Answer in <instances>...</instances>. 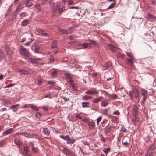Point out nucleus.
I'll return each mask as SVG.
<instances>
[{"label": "nucleus", "mask_w": 156, "mask_h": 156, "mask_svg": "<svg viewBox=\"0 0 156 156\" xmlns=\"http://www.w3.org/2000/svg\"><path fill=\"white\" fill-rule=\"evenodd\" d=\"M129 95L130 97V100L133 101V95L134 96V97L137 100V102H139L140 98L138 92L136 88H133L132 92L130 91L129 92Z\"/></svg>", "instance_id": "obj_1"}, {"label": "nucleus", "mask_w": 156, "mask_h": 156, "mask_svg": "<svg viewBox=\"0 0 156 156\" xmlns=\"http://www.w3.org/2000/svg\"><path fill=\"white\" fill-rule=\"evenodd\" d=\"M41 58H37L36 59L27 57H25V60L27 62L33 64L38 63H39V62L41 60Z\"/></svg>", "instance_id": "obj_2"}, {"label": "nucleus", "mask_w": 156, "mask_h": 156, "mask_svg": "<svg viewBox=\"0 0 156 156\" xmlns=\"http://www.w3.org/2000/svg\"><path fill=\"white\" fill-rule=\"evenodd\" d=\"M141 90V95L143 96V100L142 101V102L143 103H144V101L146 99L148 95V92L147 90L144 89H142Z\"/></svg>", "instance_id": "obj_3"}, {"label": "nucleus", "mask_w": 156, "mask_h": 156, "mask_svg": "<svg viewBox=\"0 0 156 156\" xmlns=\"http://www.w3.org/2000/svg\"><path fill=\"white\" fill-rule=\"evenodd\" d=\"M49 5L51 9L53 11H55L57 9V7L59 6L58 5H56L55 3L54 2L51 1H49Z\"/></svg>", "instance_id": "obj_4"}, {"label": "nucleus", "mask_w": 156, "mask_h": 156, "mask_svg": "<svg viewBox=\"0 0 156 156\" xmlns=\"http://www.w3.org/2000/svg\"><path fill=\"white\" fill-rule=\"evenodd\" d=\"M122 143L124 146H128L130 144V140L128 137H125L123 139Z\"/></svg>", "instance_id": "obj_5"}, {"label": "nucleus", "mask_w": 156, "mask_h": 156, "mask_svg": "<svg viewBox=\"0 0 156 156\" xmlns=\"http://www.w3.org/2000/svg\"><path fill=\"white\" fill-rule=\"evenodd\" d=\"M109 100L108 98H105L100 104L103 107H105L108 104Z\"/></svg>", "instance_id": "obj_6"}, {"label": "nucleus", "mask_w": 156, "mask_h": 156, "mask_svg": "<svg viewBox=\"0 0 156 156\" xmlns=\"http://www.w3.org/2000/svg\"><path fill=\"white\" fill-rule=\"evenodd\" d=\"M62 151L64 154L66 156H71L72 154V153L67 148H64Z\"/></svg>", "instance_id": "obj_7"}, {"label": "nucleus", "mask_w": 156, "mask_h": 156, "mask_svg": "<svg viewBox=\"0 0 156 156\" xmlns=\"http://www.w3.org/2000/svg\"><path fill=\"white\" fill-rule=\"evenodd\" d=\"M28 147L27 145L23 146V151H22V153L23 155L27 156L28 155Z\"/></svg>", "instance_id": "obj_8"}, {"label": "nucleus", "mask_w": 156, "mask_h": 156, "mask_svg": "<svg viewBox=\"0 0 156 156\" xmlns=\"http://www.w3.org/2000/svg\"><path fill=\"white\" fill-rule=\"evenodd\" d=\"M87 125L90 129L95 128V123L93 121H89L88 122Z\"/></svg>", "instance_id": "obj_9"}, {"label": "nucleus", "mask_w": 156, "mask_h": 156, "mask_svg": "<svg viewBox=\"0 0 156 156\" xmlns=\"http://www.w3.org/2000/svg\"><path fill=\"white\" fill-rule=\"evenodd\" d=\"M112 64L111 62H108L103 66L102 70H105L108 69V67L112 66Z\"/></svg>", "instance_id": "obj_10"}, {"label": "nucleus", "mask_w": 156, "mask_h": 156, "mask_svg": "<svg viewBox=\"0 0 156 156\" xmlns=\"http://www.w3.org/2000/svg\"><path fill=\"white\" fill-rule=\"evenodd\" d=\"M65 78L69 84L73 82L72 77L69 74H66L65 75Z\"/></svg>", "instance_id": "obj_11"}, {"label": "nucleus", "mask_w": 156, "mask_h": 156, "mask_svg": "<svg viewBox=\"0 0 156 156\" xmlns=\"http://www.w3.org/2000/svg\"><path fill=\"white\" fill-rule=\"evenodd\" d=\"M20 53L22 55L27 56H29V53L27 51V49H20Z\"/></svg>", "instance_id": "obj_12"}, {"label": "nucleus", "mask_w": 156, "mask_h": 156, "mask_svg": "<svg viewBox=\"0 0 156 156\" xmlns=\"http://www.w3.org/2000/svg\"><path fill=\"white\" fill-rule=\"evenodd\" d=\"M14 130L13 129L10 128L8 129V130L3 132L4 135H7L9 134L12 133Z\"/></svg>", "instance_id": "obj_13"}, {"label": "nucleus", "mask_w": 156, "mask_h": 156, "mask_svg": "<svg viewBox=\"0 0 156 156\" xmlns=\"http://www.w3.org/2000/svg\"><path fill=\"white\" fill-rule=\"evenodd\" d=\"M111 126H108V125L105 128H104L105 130L104 133L105 135H107L108 133L111 130Z\"/></svg>", "instance_id": "obj_14"}, {"label": "nucleus", "mask_w": 156, "mask_h": 156, "mask_svg": "<svg viewBox=\"0 0 156 156\" xmlns=\"http://www.w3.org/2000/svg\"><path fill=\"white\" fill-rule=\"evenodd\" d=\"M19 105L18 104H17L12 106L11 107V109L14 112H16L18 110V107Z\"/></svg>", "instance_id": "obj_15"}, {"label": "nucleus", "mask_w": 156, "mask_h": 156, "mask_svg": "<svg viewBox=\"0 0 156 156\" xmlns=\"http://www.w3.org/2000/svg\"><path fill=\"white\" fill-rule=\"evenodd\" d=\"M126 54L127 56L130 58L132 60L134 61L135 60L134 56L132 53L127 52H126Z\"/></svg>", "instance_id": "obj_16"}, {"label": "nucleus", "mask_w": 156, "mask_h": 156, "mask_svg": "<svg viewBox=\"0 0 156 156\" xmlns=\"http://www.w3.org/2000/svg\"><path fill=\"white\" fill-rule=\"evenodd\" d=\"M43 133L46 135L49 136L50 134V131L47 128H44L43 129Z\"/></svg>", "instance_id": "obj_17"}, {"label": "nucleus", "mask_w": 156, "mask_h": 156, "mask_svg": "<svg viewBox=\"0 0 156 156\" xmlns=\"http://www.w3.org/2000/svg\"><path fill=\"white\" fill-rule=\"evenodd\" d=\"M108 99L110 101L112 99H115L118 97L117 95L116 94H109V95Z\"/></svg>", "instance_id": "obj_18"}, {"label": "nucleus", "mask_w": 156, "mask_h": 156, "mask_svg": "<svg viewBox=\"0 0 156 156\" xmlns=\"http://www.w3.org/2000/svg\"><path fill=\"white\" fill-rule=\"evenodd\" d=\"M98 93V92L96 91L89 90L85 92V94H94L96 93Z\"/></svg>", "instance_id": "obj_19"}, {"label": "nucleus", "mask_w": 156, "mask_h": 156, "mask_svg": "<svg viewBox=\"0 0 156 156\" xmlns=\"http://www.w3.org/2000/svg\"><path fill=\"white\" fill-rule=\"evenodd\" d=\"M103 98V96H100L97 98H95L92 101V102L94 103L98 102H99Z\"/></svg>", "instance_id": "obj_20"}, {"label": "nucleus", "mask_w": 156, "mask_h": 156, "mask_svg": "<svg viewBox=\"0 0 156 156\" xmlns=\"http://www.w3.org/2000/svg\"><path fill=\"white\" fill-rule=\"evenodd\" d=\"M90 105V103L89 102H83L82 103V106L83 108H88Z\"/></svg>", "instance_id": "obj_21"}, {"label": "nucleus", "mask_w": 156, "mask_h": 156, "mask_svg": "<svg viewBox=\"0 0 156 156\" xmlns=\"http://www.w3.org/2000/svg\"><path fill=\"white\" fill-rule=\"evenodd\" d=\"M33 5V3L30 1V0H27L26 2L25 6L26 7H30Z\"/></svg>", "instance_id": "obj_22"}, {"label": "nucleus", "mask_w": 156, "mask_h": 156, "mask_svg": "<svg viewBox=\"0 0 156 156\" xmlns=\"http://www.w3.org/2000/svg\"><path fill=\"white\" fill-rule=\"evenodd\" d=\"M14 141L16 144L19 146H21V144L20 139L17 138H15L14 139Z\"/></svg>", "instance_id": "obj_23"}, {"label": "nucleus", "mask_w": 156, "mask_h": 156, "mask_svg": "<svg viewBox=\"0 0 156 156\" xmlns=\"http://www.w3.org/2000/svg\"><path fill=\"white\" fill-rule=\"evenodd\" d=\"M72 28H69L64 31L63 32V34H70L72 33Z\"/></svg>", "instance_id": "obj_24"}, {"label": "nucleus", "mask_w": 156, "mask_h": 156, "mask_svg": "<svg viewBox=\"0 0 156 156\" xmlns=\"http://www.w3.org/2000/svg\"><path fill=\"white\" fill-rule=\"evenodd\" d=\"M34 7L36 9L37 12H40L41 10V6L40 4H35L34 6Z\"/></svg>", "instance_id": "obj_25"}, {"label": "nucleus", "mask_w": 156, "mask_h": 156, "mask_svg": "<svg viewBox=\"0 0 156 156\" xmlns=\"http://www.w3.org/2000/svg\"><path fill=\"white\" fill-rule=\"evenodd\" d=\"M88 41H91V44L94 45L95 46L98 47L99 45L98 43L95 40H91L89 39Z\"/></svg>", "instance_id": "obj_26"}, {"label": "nucleus", "mask_w": 156, "mask_h": 156, "mask_svg": "<svg viewBox=\"0 0 156 156\" xmlns=\"http://www.w3.org/2000/svg\"><path fill=\"white\" fill-rule=\"evenodd\" d=\"M132 60L130 59L129 58H127L126 59V61L127 62L128 64L130 66H133V62L132 61Z\"/></svg>", "instance_id": "obj_27"}, {"label": "nucleus", "mask_w": 156, "mask_h": 156, "mask_svg": "<svg viewBox=\"0 0 156 156\" xmlns=\"http://www.w3.org/2000/svg\"><path fill=\"white\" fill-rule=\"evenodd\" d=\"M18 71L21 74L28 75L29 74V72L26 70H20Z\"/></svg>", "instance_id": "obj_28"}, {"label": "nucleus", "mask_w": 156, "mask_h": 156, "mask_svg": "<svg viewBox=\"0 0 156 156\" xmlns=\"http://www.w3.org/2000/svg\"><path fill=\"white\" fill-rule=\"evenodd\" d=\"M60 137L64 140H66L67 141H68V140H69V137L68 135H67L66 136L61 135Z\"/></svg>", "instance_id": "obj_29"}, {"label": "nucleus", "mask_w": 156, "mask_h": 156, "mask_svg": "<svg viewBox=\"0 0 156 156\" xmlns=\"http://www.w3.org/2000/svg\"><path fill=\"white\" fill-rule=\"evenodd\" d=\"M144 141L146 143L149 142L151 140L150 136H149L148 135L145 136L144 138Z\"/></svg>", "instance_id": "obj_30"}, {"label": "nucleus", "mask_w": 156, "mask_h": 156, "mask_svg": "<svg viewBox=\"0 0 156 156\" xmlns=\"http://www.w3.org/2000/svg\"><path fill=\"white\" fill-rule=\"evenodd\" d=\"M28 24V20H23L21 23V26H25L27 25Z\"/></svg>", "instance_id": "obj_31"}, {"label": "nucleus", "mask_w": 156, "mask_h": 156, "mask_svg": "<svg viewBox=\"0 0 156 156\" xmlns=\"http://www.w3.org/2000/svg\"><path fill=\"white\" fill-rule=\"evenodd\" d=\"M57 46V41L55 40H54L53 42L52 45L51 46V48H56Z\"/></svg>", "instance_id": "obj_32"}, {"label": "nucleus", "mask_w": 156, "mask_h": 156, "mask_svg": "<svg viewBox=\"0 0 156 156\" xmlns=\"http://www.w3.org/2000/svg\"><path fill=\"white\" fill-rule=\"evenodd\" d=\"M103 152L105 154L106 156H107V153L110 152L111 151V148L109 147H108L106 148H105L103 150Z\"/></svg>", "instance_id": "obj_33"}, {"label": "nucleus", "mask_w": 156, "mask_h": 156, "mask_svg": "<svg viewBox=\"0 0 156 156\" xmlns=\"http://www.w3.org/2000/svg\"><path fill=\"white\" fill-rule=\"evenodd\" d=\"M75 141V140L74 138L70 139L69 138V140H68L67 142V143L68 144H73L74 143Z\"/></svg>", "instance_id": "obj_34"}, {"label": "nucleus", "mask_w": 156, "mask_h": 156, "mask_svg": "<svg viewBox=\"0 0 156 156\" xmlns=\"http://www.w3.org/2000/svg\"><path fill=\"white\" fill-rule=\"evenodd\" d=\"M34 49H39L40 48L39 43L38 41L34 43Z\"/></svg>", "instance_id": "obj_35"}, {"label": "nucleus", "mask_w": 156, "mask_h": 156, "mask_svg": "<svg viewBox=\"0 0 156 156\" xmlns=\"http://www.w3.org/2000/svg\"><path fill=\"white\" fill-rule=\"evenodd\" d=\"M147 18L148 19H156V16H154L152 15L151 14L149 13L147 15Z\"/></svg>", "instance_id": "obj_36"}, {"label": "nucleus", "mask_w": 156, "mask_h": 156, "mask_svg": "<svg viewBox=\"0 0 156 156\" xmlns=\"http://www.w3.org/2000/svg\"><path fill=\"white\" fill-rule=\"evenodd\" d=\"M116 56L120 58H124V55L123 54L119 52L117 53Z\"/></svg>", "instance_id": "obj_37"}, {"label": "nucleus", "mask_w": 156, "mask_h": 156, "mask_svg": "<svg viewBox=\"0 0 156 156\" xmlns=\"http://www.w3.org/2000/svg\"><path fill=\"white\" fill-rule=\"evenodd\" d=\"M139 119L137 117L135 118V119H132L133 122L135 125H136L137 123L139 122Z\"/></svg>", "instance_id": "obj_38"}, {"label": "nucleus", "mask_w": 156, "mask_h": 156, "mask_svg": "<svg viewBox=\"0 0 156 156\" xmlns=\"http://www.w3.org/2000/svg\"><path fill=\"white\" fill-rule=\"evenodd\" d=\"M70 86L72 87V89L74 91H76L77 90V87L73 84V82L69 84Z\"/></svg>", "instance_id": "obj_39"}, {"label": "nucleus", "mask_w": 156, "mask_h": 156, "mask_svg": "<svg viewBox=\"0 0 156 156\" xmlns=\"http://www.w3.org/2000/svg\"><path fill=\"white\" fill-rule=\"evenodd\" d=\"M149 150V149L147 151V153L145 154V156H151L153 155V153L152 152L150 151Z\"/></svg>", "instance_id": "obj_40"}, {"label": "nucleus", "mask_w": 156, "mask_h": 156, "mask_svg": "<svg viewBox=\"0 0 156 156\" xmlns=\"http://www.w3.org/2000/svg\"><path fill=\"white\" fill-rule=\"evenodd\" d=\"M133 113H138V108L136 105H134L133 107Z\"/></svg>", "instance_id": "obj_41"}, {"label": "nucleus", "mask_w": 156, "mask_h": 156, "mask_svg": "<svg viewBox=\"0 0 156 156\" xmlns=\"http://www.w3.org/2000/svg\"><path fill=\"white\" fill-rule=\"evenodd\" d=\"M36 30L40 35H41L43 32V31L40 28H37Z\"/></svg>", "instance_id": "obj_42"}, {"label": "nucleus", "mask_w": 156, "mask_h": 156, "mask_svg": "<svg viewBox=\"0 0 156 156\" xmlns=\"http://www.w3.org/2000/svg\"><path fill=\"white\" fill-rule=\"evenodd\" d=\"M156 148V144H153L151 146L149 150L151 149V150H154Z\"/></svg>", "instance_id": "obj_43"}, {"label": "nucleus", "mask_w": 156, "mask_h": 156, "mask_svg": "<svg viewBox=\"0 0 156 156\" xmlns=\"http://www.w3.org/2000/svg\"><path fill=\"white\" fill-rule=\"evenodd\" d=\"M39 150V149L37 147H33L31 149V151L34 153L37 152Z\"/></svg>", "instance_id": "obj_44"}, {"label": "nucleus", "mask_w": 156, "mask_h": 156, "mask_svg": "<svg viewBox=\"0 0 156 156\" xmlns=\"http://www.w3.org/2000/svg\"><path fill=\"white\" fill-rule=\"evenodd\" d=\"M31 108L34 110L37 111H38L39 109L35 105H32L30 106Z\"/></svg>", "instance_id": "obj_45"}, {"label": "nucleus", "mask_w": 156, "mask_h": 156, "mask_svg": "<svg viewBox=\"0 0 156 156\" xmlns=\"http://www.w3.org/2000/svg\"><path fill=\"white\" fill-rule=\"evenodd\" d=\"M91 98L90 96H89L87 95H84L83 98V100H86L90 99Z\"/></svg>", "instance_id": "obj_46"}, {"label": "nucleus", "mask_w": 156, "mask_h": 156, "mask_svg": "<svg viewBox=\"0 0 156 156\" xmlns=\"http://www.w3.org/2000/svg\"><path fill=\"white\" fill-rule=\"evenodd\" d=\"M69 38L71 41H76V37L73 35H70L69 36Z\"/></svg>", "instance_id": "obj_47"}, {"label": "nucleus", "mask_w": 156, "mask_h": 156, "mask_svg": "<svg viewBox=\"0 0 156 156\" xmlns=\"http://www.w3.org/2000/svg\"><path fill=\"white\" fill-rule=\"evenodd\" d=\"M57 72L56 71H55L51 73V77H55L57 74Z\"/></svg>", "instance_id": "obj_48"}, {"label": "nucleus", "mask_w": 156, "mask_h": 156, "mask_svg": "<svg viewBox=\"0 0 156 156\" xmlns=\"http://www.w3.org/2000/svg\"><path fill=\"white\" fill-rule=\"evenodd\" d=\"M82 46L83 48H88V44L87 43H84L82 44Z\"/></svg>", "instance_id": "obj_49"}, {"label": "nucleus", "mask_w": 156, "mask_h": 156, "mask_svg": "<svg viewBox=\"0 0 156 156\" xmlns=\"http://www.w3.org/2000/svg\"><path fill=\"white\" fill-rule=\"evenodd\" d=\"M6 141L5 140H3L1 141H0V147H2L3 145L5 144Z\"/></svg>", "instance_id": "obj_50"}, {"label": "nucleus", "mask_w": 156, "mask_h": 156, "mask_svg": "<svg viewBox=\"0 0 156 156\" xmlns=\"http://www.w3.org/2000/svg\"><path fill=\"white\" fill-rule=\"evenodd\" d=\"M115 3H112L110 5L107 9H111L112 8H113L115 5Z\"/></svg>", "instance_id": "obj_51"}, {"label": "nucleus", "mask_w": 156, "mask_h": 156, "mask_svg": "<svg viewBox=\"0 0 156 156\" xmlns=\"http://www.w3.org/2000/svg\"><path fill=\"white\" fill-rule=\"evenodd\" d=\"M28 15L25 12H23L20 13V16L25 17Z\"/></svg>", "instance_id": "obj_52"}, {"label": "nucleus", "mask_w": 156, "mask_h": 156, "mask_svg": "<svg viewBox=\"0 0 156 156\" xmlns=\"http://www.w3.org/2000/svg\"><path fill=\"white\" fill-rule=\"evenodd\" d=\"M42 116V114L40 113L39 112H37L36 113L35 116L36 117L38 118H40Z\"/></svg>", "instance_id": "obj_53"}, {"label": "nucleus", "mask_w": 156, "mask_h": 156, "mask_svg": "<svg viewBox=\"0 0 156 156\" xmlns=\"http://www.w3.org/2000/svg\"><path fill=\"white\" fill-rule=\"evenodd\" d=\"M102 113L103 114L106 115L108 114L107 109H105L102 110Z\"/></svg>", "instance_id": "obj_54"}, {"label": "nucleus", "mask_w": 156, "mask_h": 156, "mask_svg": "<svg viewBox=\"0 0 156 156\" xmlns=\"http://www.w3.org/2000/svg\"><path fill=\"white\" fill-rule=\"evenodd\" d=\"M58 10V13L60 15L62 14V12L63 11V9L62 8H57Z\"/></svg>", "instance_id": "obj_55"}, {"label": "nucleus", "mask_w": 156, "mask_h": 156, "mask_svg": "<svg viewBox=\"0 0 156 156\" xmlns=\"http://www.w3.org/2000/svg\"><path fill=\"white\" fill-rule=\"evenodd\" d=\"M100 136L101 138V142L103 143H104L105 141V139L103 137L102 135H100Z\"/></svg>", "instance_id": "obj_56"}, {"label": "nucleus", "mask_w": 156, "mask_h": 156, "mask_svg": "<svg viewBox=\"0 0 156 156\" xmlns=\"http://www.w3.org/2000/svg\"><path fill=\"white\" fill-rule=\"evenodd\" d=\"M32 41H33V40H31L30 41H29L26 43L24 44V45L25 46H29L30 45V44L31 43Z\"/></svg>", "instance_id": "obj_57"}, {"label": "nucleus", "mask_w": 156, "mask_h": 156, "mask_svg": "<svg viewBox=\"0 0 156 156\" xmlns=\"http://www.w3.org/2000/svg\"><path fill=\"white\" fill-rule=\"evenodd\" d=\"M101 119L102 118L101 117H99L97 119V123L98 125V124L99 122L101 121Z\"/></svg>", "instance_id": "obj_58"}, {"label": "nucleus", "mask_w": 156, "mask_h": 156, "mask_svg": "<svg viewBox=\"0 0 156 156\" xmlns=\"http://www.w3.org/2000/svg\"><path fill=\"white\" fill-rule=\"evenodd\" d=\"M19 134H21L22 135L24 136L25 137H27V133L26 132H22L19 133Z\"/></svg>", "instance_id": "obj_59"}, {"label": "nucleus", "mask_w": 156, "mask_h": 156, "mask_svg": "<svg viewBox=\"0 0 156 156\" xmlns=\"http://www.w3.org/2000/svg\"><path fill=\"white\" fill-rule=\"evenodd\" d=\"M120 114L119 112L118 111H116L114 112L113 113V115H119Z\"/></svg>", "instance_id": "obj_60"}, {"label": "nucleus", "mask_w": 156, "mask_h": 156, "mask_svg": "<svg viewBox=\"0 0 156 156\" xmlns=\"http://www.w3.org/2000/svg\"><path fill=\"white\" fill-rule=\"evenodd\" d=\"M152 5H156V0H152L151 2Z\"/></svg>", "instance_id": "obj_61"}, {"label": "nucleus", "mask_w": 156, "mask_h": 156, "mask_svg": "<svg viewBox=\"0 0 156 156\" xmlns=\"http://www.w3.org/2000/svg\"><path fill=\"white\" fill-rule=\"evenodd\" d=\"M51 93H48L47 94H46L44 98H50L49 97V96L50 95Z\"/></svg>", "instance_id": "obj_62"}, {"label": "nucleus", "mask_w": 156, "mask_h": 156, "mask_svg": "<svg viewBox=\"0 0 156 156\" xmlns=\"http://www.w3.org/2000/svg\"><path fill=\"white\" fill-rule=\"evenodd\" d=\"M154 92L155 90L153 89H152L151 90V91H150V94L151 95H152L154 94Z\"/></svg>", "instance_id": "obj_63"}, {"label": "nucleus", "mask_w": 156, "mask_h": 156, "mask_svg": "<svg viewBox=\"0 0 156 156\" xmlns=\"http://www.w3.org/2000/svg\"><path fill=\"white\" fill-rule=\"evenodd\" d=\"M68 4L69 5H72L73 3V0H68Z\"/></svg>", "instance_id": "obj_64"}]
</instances>
